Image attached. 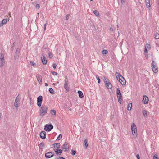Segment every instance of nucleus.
Here are the masks:
<instances>
[{"label":"nucleus","mask_w":159,"mask_h":159,"mask_svg":"<svg viewBox=\"0 0 159 159\" xmlns=\"http://www.w3.org/2000/svg\"><path fill=\"white\" fill-rule=\"evenodd\" d=\"M136 5L137 6L139 7V9H142L143 8L142 5L140 2H137L136 3Z\"/></svg>","instance_id":"18"},{"label":"nucleus","mask_w":159,"mask_h":159,"mask_svg":"<svg viewBox=\"0 0 159 159\" xmlns=\"http://www.w3.org/2000/svg\"><path fill=\"white\" fill-rule=\"evenodd\" d=\"M132 106V104L131 103L129 104L128 106L127 109L129 111H130L131 109V107Z\"/></svg>","instance_id":"32"},{"label":"nucleus","mask_w":159,"mask_h":159,"mask_svg":"<svg viewBox=\"0 0 159 159\" xmlns=\"http://www.w3.org/2000/svg\"><path fill=\"white\" fill-rule=\"evenodd\" d=\"M21 99V98L20 96H19V95H18V96L16 97L15 100V102H19L20 101Z\"/></svg>","instance_id":"26"},{"label":"nucleus","mask_w":159,"mask_h":159,"mask_svg":"<svg viewBox=\"0 0 159 159\" xmlns=\"http://www.w3.org/2000/svg\"><path fill=\"white\" fill-rule=\"evenodd\" d=\"M88 140L87 139H85L84 141V147L86 149L88 146V144L87 143Z\"/></svg>","instance_id":"24"},{"label":"nucleus","mask_w":159,"mask_h":159,"mask_svg":"<svg viewBox=\"0 0 159 159\" xmlns=\"http://www.w3.org/2000/svg\"><path fill=\"white\" fill-rule=\"evenodd\" d=\"M4 59V56L3 53H1L0 54V59Z\"/></svg>","instance_id":"37"},{"label":"nucleus","mask_w":159,"mask_h":159,"mask_svg":"<svg viewBox=\"0 0 159 159\" xmlns=\"http://www.w3.org/2000/svg\"><path fill=\"white\" fill-rule=\"evenodd\" d=\"M50 113L53 115L55 116L56 115V112L55 110H51Z\"/></svg>","instance_id":"33"},{"label":"nucleus","mask_w":159,"mask_h":159,"mask_svg":"<svg viewBox=\"0 0 159 159\" xmlns=\"http://www.w3.org/2000/svg\"><path fill=\"white\" fill-rule=\"evenodd\" d=\"M155 62L154 61H152V71L154 73H157L158 71L157 68L158 67L157 66H155Z\"/></svg>","instance_id":"7"},{"label":"nucleus","mask_w":159,"mask_h":159,"mask_svg":"<svg viewBox=\"0 0 159 159\" xmlns=\"http://www.w3.org/2000/svg\"><path fill=\"white\" fill-rule=\"evenodd\" d=\"M20 52V49L19 48H18L17 49V50H16V51L15 52V58H16L18 57Z\"/></svg>","instance_id":"19"},{"label":"nucleus","mask_w":159,"mask_h":159,"mask_svg":"<svg viewBox=\"0 0 159 159\" xmlns=\"http://www.w3.org/2000/svg\"><path fill=\"white\" fill-rule=\"evenodd\" d=\"M69 146L68 145V143L66 142L62 146L61 148L62 150H64V151L66 152L68 151L69 150Z\"/></svg>","instance_id":"4"},{"label":"nucleus","mask_w":159,"mask_h":159,"mask_svg":"<svg viewBox=\"0 0 159 159\" xmlns=\"http://www.w3.org/2000/svg\"><path fill=\"white\" fill-rule=\"evenodd\" d=\"M55 152L57 155H60L59 154V151H58V149L56 150L55 151Z\"/></svg>","instance_id":"44"},{"label":"nucleus","mask_w":159,"mask_h":159,"mask_svg":"<svg viewBox=\"0 0 159 159\" xmlns=\"http://www.w3.org/2000/svg\"><path fill=\"white\" fill-rule=\"evenodd\" d=\"M69 15H66V20H68L69 19Z\"/></svg>","instance_id":"50"},{"label":"nucleus","mask_w":159,"mask_h":159,"mask_svg":"<svg viewBox=\"0 0 159 159\" xmlns=\"http://www.w3.org/2000/svg\"><path fill=\"white\" fill-rule=\"evenodd\" d=\"M131 131L134 137L136 138L137 136V132L136 127L134 123H132L131 125Z\"/></svg>","instance_id":"2"},{"label":"nucleus","mask_w":159,"mask_h":159,"mask_svg":"<svg viewBox=\"0 0 159 159\" xmlns=\"http://www.w3.org/2000/svg\"><path fill=\"white\" fill-rule=\"evenodd\" d=\"M46 133L44 131H42L40 133V137L43 139H44L46 138Z\"/></svg>","instance_id":"12"},{"label":"nucleus","mask_w":159,"mask_h":159,"mask_svg":"<svg viewBox=\"0 0 159 159\" xmlns=\"http://www.w3.org/2000/svg\"><path fill=\"white\" fill-rule=\"evenodd\" d=\"M28 97H29V99H30V101L31 100V95H30V94H29Z\"/></svg>","instance_id":"51"},{"label":"nucleus","mask_w":159,"mask_h":159,"mask_svg":"<svg viewBox=\"0 0 159 159\" xmlns=\"http://www.w3.org/2000/svg\"><path fill=\"white\" fill-rule=\"evenodd\" d=\"M146 6L150 10L151 4H150V0H145Z\"/></svg>","instance_id":"13"},{"label":"nucleus","mask_w":159,"mask_h":159,"mask_svg":"<svg viewBox=\"0 0 159 159\" xmlns=\"http://www.w3.org/2000/svg\"><path fill=\"white\" fill-rule=\"evenodd\" d=\"M96 79L98 80V83H100V78L99 77V76L98 75H97L96 76Z\"/></svg>","instance_id":"40"},{"label":"nucleus","mask_w":159,"mask_h":159,"mask_svg":"<svg viewBox=\"0 0 159 159\" xmlns=\"http://www.w3.org/2000/svg\"><path fill=\"white\" fill-rule=\"evenodd\" d=\"M148 99L146 95H144L143 96V102L144 104H146L148 103Z\"/></svg>","instance_id":"11"},{"label":"nucleus","mask_w":159,"mask_h":159,"mask_svg":"<svg viewBox=\"0 0 159 159\" xmlns=\"http://www.w3.org/2000/svg\"><path fill=\"white\" fill-rule=\"evenodd\" d=\"M117 27L118 28V25H117Z\"/></svg>","instance_id":"57"},{"label":"nucleus","mask_w":159,"mask_h":159,"mask_svg":"<svg viewBox=\"0 0 159 159\" xmlns=\"http://www.w3.org/2000/svg\"><path fill=\"white\" fill-rule=\"evenodd\" d=\"M68 80L67 77L65 79V84H64V87L65 89L68 92L69 90V88L68 86Z\"/></svg>","instance_id":"6"},{"label":"nucleus","mask_w":159,"mask_h":159,"mask_svg":"<svg viewBox=\"0 0 159 159\" xmlns=\"http://www.w3.org/2000/svg\"><path fill=\"white\" fill-rule=\"evenodd\" d=\"M45 85L46 86H47L48 85V84H47V83H45Z\"/></svg>","instance_id":"54"},{"label":"nucleus","mask_w":159,"mask_h":159,"mask_svg":"<svg viewBox=\"0 0 159 159\" xmlns=\"http://www.w3.org/2000/svg\"><path fill=\"white\" fill-rule=\"evenodd\" d=\"M115 75L116 77L117 80L119 81H120V78L123 77L122 76H121V75L119 73L117 72H116V73H115Z\"/></svg>","instance_id":"14"},{"label":"nucleus","mask_w":159,"mask_h":159,"mask_svg":"<svg viewBox=\"0 0 159 159\" xmlns=\"http://www.w3.org/2000/svg\"><path fill=\"white\" fill-rule=\"evenodd\" d=\"M47 25V23H46L44 25V30L45 31L46 29V25Z\"/></svg>","instance_id":"47"},{"label":"nucleus","mask_w":159,"mask_h":159,"mask_svg":"<svg viewBox=\"0 0 159 159\" xmlns=\"http://www.w3.org/2000/svg\"><path fill=\"white\" fill-rule=\"evenodd\" d=\"M30 62L31 63V65L33 66H36V64L35 63L31 61H30Z\"/></svg>","instance_id":"39"},{"label":"nucleus","mask_w":159,"mask_h":159,"mask_svg":"<svg viewBox=\"0 0 159 159\" xmlns=\"http://www.w3.org/2000/svg\"><path fill=\"white\" fill-rule=\"evenodd\" d=\"M154 38L157 39H159V34L157 33H156L154 34Z\"/></svg>","instance_id":"29"},{"label":"nucleus","mask_w":159,"mask_h":159,"mask_svg":"<svg viewBox=\"0 0 159 159\" xmlns=\"http://www.w3.org/2000/svg\"><path fill=\"white\" fill-rule=\"evenodd\" d=\"M37 105L40 107L41 106L42 102L43 101V97L42 96H39L37 98Z\"/></svg>","instance_id":"9"},{"label":"nucleus","mask_w":159,"mask_h":159,"mask_svg":"<svg viewBox=\"0 0 159 159\" xmlns=\"http://www.w3.org/2000/svg\"><path fill=\"white\" fill-rule=\"evenodd\" d=\"M78 93L79 94V96L80 98H82L83 97L84 95L81 91H78Z\"/></svg>","instance_id":"25"},{"label":"nucleus","mask_w":159,"mask_h":159,"mask_svg":"<svg viewBox=\"0 0 159 159\" xmlns=\"http://www.w3.org/2000/svg\"><path fill=\"white\" fill-rule=\"evenodd\" d=\"M143 113L144 117H146L147 116V111L146 110H143Z\"/></svg>","instance_id":"35"},{"label":"nucleus","mask_w":159,"mask_h":159,"mask_svg":"<svg viewBox=\"0 0 159 159\" xmlns=\"http://www.w3.org/2000/svg\"><path fill=\"white\" fill-rule=\"evenodd\" d=\"M19 106L20 103L18 102H15L14 106L17 109H18V107Z\"/></svg>","instance_id":"27"},{"label":"nucleus","mask_w":159,"mask_h":159,"mask_svg":"<svg viewBox=\"0 0 159 159\" xmlns=\"http://www.w3.org/2000/svg\"><path fill=\"white\" fill-rule=\"evenodd\" d=\"M37 78L39 83L40 84H41L42 83V76L41 75H38V76H37Z\"/></svg>","instance_id":"20"},{"label":"nucleus","mask_w":159,"mask_h":159,"mask_svg":"<svg viewBox=\"0 0 159 159\" xmlns=\"http://www.w3.org/2000/svg\"><path fill=\"white\" fill-rule=\"evenodd\" d=\"M90 1H92L93 0H90Z\"/></svg>","instance_id":"58"},{"label":"nucleus","mask_w":159,"mask_h":159,"mask_svg":"<svg viewBox=\"0 0 159 159\" xmlns=\"http://www.w3.org/2000/svg\"><path fill=\"white\" fill-rule=\"evenodd\" d=\"M154 159H158L157 157V156H156V155H154L153 157Z\"/></svg>","instance_id":"53"},{"label":"nucleus","mask_w":159,"mask_h":159,"mask_svg":"<svg viewBox=\"0 0 159 159\" xmlns=\"http://www.w3.org/2000/svg\"><path fill=\"white\" fill-rule=\"evenodd\" d=\"M136 156L138 159H140L139 156V154H137Z\"/></svg>","instance_id":"52"},{"label":"nucleus","mask_w":159,"mask_h":159,"mask_svg":"<svg viewBox=\"0 0 159 159\" xmlns=\"http://www.w3.org/2000/svg\"><path fill=\"white\" fill-rule=\"evenodd\" d=\"M52 74L53 75H57V73L56 72H55V71L52 72Z\"/></svg>","instance_id":"48"},{"label":"nucleus","mask_w":159,"mask_h":159,"mask_svg":"<svg viewBox=\"0 0 159 159\" xmlns=\"http://www.w3.org/2000/svg\"><path fill=\"white\" fill-rule=\"evenodd\" d=\"M54 153L51 152H48L45 154V156L47 158H49L54 156Z\"/></svg>","instance_id":"10"},{"label":"nucleus","mask_w":159,"mask_h":159,"mask_svg":"<svg viewBox=\"0 0 159 159\" xmlns=\"http://www.w3.org/2000/svg\"><path fill=\"white\" fill-rule=\"evenodd\" d=\"M5 64L4 59H0V67H2L4 66Z\"/></svg>","instance_id":"22"},{"label":"nucleus","mask_w":159,"mask_h":159,"mask_svg":"<svg viewBox=\"0 0 159 159\" xmlns=\"http://www.w3.org/2000/svg\"><path fill=\"white\" fill-rule=\"evenodd\" d=\"M106 87L108 89H111L112 87V85L110 82L106 83L105 84Z\"/></svg>","instance_id":"16"},{"label":"nucleus","mask_w":159,"mask_h":159,"mask_svg":"<svg viewBox=\"0 0 159 159\" xmlns=\"http://www.w3.org/2000/svg\"><path fill=\"white\" fill-rule=\"evenodd\" d=\"M44 147V144L42 142L39 145V148L40 149H42Z\"/></svg>","instance_id":"30"},{"label":"nucleus","mask_w":159,"mask_h":159,"mask_svg":"<svg viewBox=\"0 0 159 159\" xmlns=\"http://www.w3.org/2000/svg\"><path fill=\"white\" fill-rule=\"evenodd\" d=\"M102 53L103 54H106L107 53V50H103L102 51Z\"/></svg>","instance_id":"42"},{"label":"nucleus","mask_w":159,"mask_h":159,"mask_svg":"<svg viewBox=\"0 0 159 159\" xmlns=\"http://www.w3.org/2000/svg\"><path fill=\"white\" fill-rule=\"evenodd\" d=\"M14 45H15V43H13V46H14Z\"/></svg>","instance_id":"56"},{"label":"nucleus","mask_w":159,"mask_h":159,"mask_svg":"<svg viewBox=\"0 0 159 159\" xmlns=\"http://www.w3.org/2000/svg\"><path fill=\"white\" fill-rule=\"evenodd\" d=\"M7 22V19L3 20L1 23H0V27L2 26H3L4 24H5Z\"/></svg>","instance_id":"21"},{"label":"nucleus","mask_w":159,"mask_h":159,"mask_svg":"<svg viewBox=\"0 0 159 159\" xmlns=\"http://www.w3.org/2000/svg\"><path fill=\"white\" fill-rule=\"evenodd\" d=\"M48 53L49 57L52 58L53 57L52 54L49 50L48 51Z\"/></svg>","instance_id":"36"},{"label":"nucleus","mask_w":159,"mask_h":159,"mask_svg":"<svg viewBox=\"0 0 159 159\" xmlns=\"http://www.w3.org/2000/svg\"><path fill=\"white\" fill-rule=\"evenodd\" d=\"M48 107L46 105H43L39 111L40 116H43L47 113Z\"/></svg>","instance_id":"1"},{"label":"nucleus","mask_w":159,"mask_h":159,"mask_svg":"<svg viewBox=\"0 0 159 159\" xmlns=\"http://www.w3.org/2000/svg\"><path fill=\"white\" fill-rule=\"evenodd\" d=\"M125 0H121V2L122 3H123L124 2Z\"/></svg>","instance_id":"55"},{"label":"nucleus","mask_w":159,"mask_h":159,"mask_svg":"<svg viewBox=\"0 0 159 159\" xmlns=\"http://www.w3.org/2000/svg\"><path fill=\"white\" fill-rule=\"evenodd\" d=\"M55 159H65V158L62 157H58L55 158Z\"/></svg>","instance_id":"43"},{"label":"nucleus","mask_w":159,"mask_h":159,"mask_svg":"<svg viewBox=\"0 0 159 159\" xmlns=\"http://www.w3.org/2000/svg\"><path fill=\"white\" fill-rule=\"evenodd\" d=\"M49 91L50 93H51L52 94H53L55 93L54 91L53 90V89L51 88H49Z\"/></svg>","instance_id":"31"},{"label":"nucleus","mask_w":159,"mask_h":159,"mask_svg":"<svg viewBox=\"0 0 159 159\" xmlns=\"http://www.w3.org/2000/svg\"><path fill=\"white\" fill-rule=\"evenodd\" d=\"M57 66V65L56 64L54 63L53 64V67L55 69L56 68Z\"/></svg>","instance_id":"49"},{"label":"nucleus","mask_w":159,"mask_h":159,"mask_svg":"<svg viewBox=\"0 0 159 159\" xmlns=\"http://www.w3.org/2000/svg\"><path fill=\"white\" fill-rule=\"evenodd\" d=\"M36 7L38 9H39L40 8L39 5L38 4H37L36 5Z\"/></svg>","instance_id":"46"},{"label":"nucleus","mask_w":159,"mask_h":159,"mask_svg":"<svg viewBox=\"0 0 159 159\" xmlns=\"http://www.w3.org/2000/svg\"><path fill=\"white\" fill-rule=\"evenodd\" d=\"M62 137V135L61 134H60L59 135V136L57 137V140H59L61 139Z\"/></svg>","instance_id":"38"},{"label":"nucleus","mask_w":159,"mask_h":159,"mask_svg":"<svg viewBox=\"0 0 159 159\" xmlns=\"http://www.w3.org/2000/svg\"><path fill=\"white\" fill-rule=\"evenodd\" d=\"M93 13L97 16H99V13L96 10H95L93 11Z\"/></svg>","instance_id":"28"},{"label":"nucleus","mask_w":159,"mask_h":159,"mask_svg":"<svg viewBox=\"0 0 159 159\" xmlns=\"http://www.w3.org/2000/svg\"><path fill=\"white\" fill-rule=\"evenodd\" d=\"M116 94L117 95V96L118 98V101L120 104H121L122 101L123 99L121 94L120 92L119 89L118 88L117 89Z\"/></svg>","instance_id":"3"},{"label":"nucleus","mask_w":159,"mask_h":159,"mask_svg":"<svg viewBox=\"0 0 159 159\" xmlns=\"http://www.w3.org/2000/svg\"><path fill=\"white\" fill-rule=\"evenodd\" d=\"M103 80L105 84L109 82V80L105 77H104Z\"/></svg>","instance_id":"34"},{"label":"nucleus","mask_w":159,"mask_h":159,"mask_svg":"<svg viewBox=\"0 0 159 159\" xmlns=\"http://www.w3.org/2000/svg\"><path fill=\"white\" fill-rule=\"evenodd\" d=\"M53 126L51 124L48 125L46 124L44 127V130L46 131H50L53 128Z\"/></svg>","instance_id":"5"},{"label":"nucleus","mask_w":159,"mask_h":159,"mask_svg":"<svg viewBox=\"0 0 159 159\" xmlns=\"http://www.w3.org/2000/svg\"><path fill=\"white\" fill-rule=\"evenodd\" d=\"M58 151H59V154L61 155L62 153V150L60 149H58Z\"/></svg>","instance_id":"45"},{"label":"nucleus","mask_w":159,"mask_h":159,"mask_svg":"<svg viewBox=\"0 0 159 159\" xmlns=\"http://www.w3.org/2000/svg\"><path fill=\"white\" fill-rule=\"evenodd\" d=\"M53 147L54 148H60V144L59 143H55L52 145Z\"/></svg>","instance_id":"23"},{"label":"nucleus","mask_w":159,"mask_h":159,"mask_svg":"<svg viewBox=\"0 0 159 159\" xmlns=\"http://www.w3.org/2000/svg\"><path fill=\"white\" fill-rule=\"evenodd\" d=\"M41 60L43 63L44 65H45L47 64V60L46 58L44 56L41 57Z\"/></svg>","instance_id":"17"},{"label":"nucleus","mask_w":159,"mask_h":159,"mask_svg":"<svg viewBox=\"0 0 159 159\" xmlns=\"http://www.w3.org/2000/svg\"><path fill=\"white\" fill-rule=\"evenodd\" d=\"M150 48L151 46L150 44H147L145 45V50L144 51V53L145 55V57H146L147 56V55L146 53H148V51L150 50Z\"/></svg>","instance_id":"8"},{"label":"nucleus","mask_w":159,"mask_h":159,"mask_svg":"<svg viewBox=\"0 0 159 159\" xmlns=\"http://www.w3.org/2000/svg\"><path fill=\"white\" fill-rule=\"evenodd\" d=\"M119 81L120 82V83L122 85H125L126 84L125 80L123 77L120 78V81Z\"/></svg>","instance_id":"15"},{"label":"nucleus","mask_w":159,"mask_h":159,"mask_svg":"<svg viewBox=\"0 0 159 159\" xmlns=\"http://www.w3.org/2000/svg\"><path fill=\"white\" fill-rule=\"evenodd\" d=\"M72 153L71 154L72 155H74L76 153V151L75 150L72 149L71 150Z\"/></svg>","instance_id":"41"}]
</instances>
